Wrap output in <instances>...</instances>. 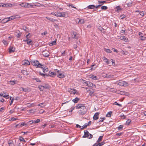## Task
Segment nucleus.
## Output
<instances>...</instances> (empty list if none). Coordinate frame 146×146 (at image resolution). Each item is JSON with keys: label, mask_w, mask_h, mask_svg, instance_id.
Masks as SVG:
<instances>
[{"label": "nucleus", "mask_w": 146, "mask_h": 146, "mask_svg": "<svg viewBox=\"0 0 146 146\" xmlns=\"http://www.w3.org/2000/svg\"><path fill=\"white\" fill-rule=\"evenodd\" d=\"M76 109H80L78 111V114L79 115H85L87 112L88 110L84 106V104H80L77 105L75 107Z\"/></svg>", "instance_id": "nucleus-1"}, {"label": "nucleus", "mask_w": 146, "mask_h": 146, "mask_svg": "<svg viewBox=\"0 0 146 146\" xmlns=\"http://www.w3.org/2000/svg\"><path fill=\"white\" fill-rule=\"evenodd\" d=\"M30 62L33 65L35 66L36 68L42 67V64H40L38 61L35 60H31Z\"/></svg>", "instance_id": "nucleus-2"}, {"label": "nucleus", "mask_w": 146, "mask_h": 146, "mask_svg": "<svg viewBox=\"0 0 146 146\" xmlns=\"http://www.w3.org/2000/svg\"><path fill=\"white\" fill-rule=\"evenodd\" d=\"M117 84L121 86H126L128 85L127 82L122 80H119Z\"/></svg>", "instance_id": "nucleus-3"}, {"label": "nucleus", "mask_w": 146, "mask_h": 146, "mask_svg": "<svg viewBox=\"0 0 146 146\" xmlns=\"http://www.w3.org/2000/svg\"><path fill=\"white\" fill-rule=\"evenodd\" d=\"M19 5L22 7L24 8H29L28 3L25 2L21 3L19 4Z\"/></svg>", "instance_id": "nucleus-4"}, {"label": "nucleus", "mask_w": 146, "mask_h": 146, "mask_svg": "<svg viewBox=\"0 0 146 146\" xmlns=\"http://www.w3.org/2000/svg\"><path fill=\"white\" fill-rule=\"evenodd\" d=\"M40 68L42 69L43 70V71L44 73H45L46 72H47L48 71V68L46 66L44 65L43 64H42V67Z\"/></svg>", "instance_id": "nucleus-5"}, {"label": "nucleus", "mask_w": 146, "mask_h": 146, "mask_svg": "<svg viewBox=\"0 0 146 146\" xmlns=\"http://www.w3.org/2000/svg\"><path fill=\"white\" fill-rule=\"evenodd\" d=\"M49 52L47 51H43L42 52V54L44 56L48 57L49 56Z\"/></svg>", "instance_id": "nucleus-6"}, {"label": "nucleus", "mask_w": 146, "mask_h": 146, "mask_svg": "<svg viewBox=\"0 0 146 146\" xmlns=\"http://www.w3.org/2000/svg\"><path fill=\"white\" fill-rule=\"evenodd\" d=\"M84 135L83 136V137L86 138L88 137L89 136V133L88 131L86 130H85L84 131Z\"/></svg>", "instance_id": "nucleus-7"}, {"label": "nucleus", "mask_w": 146, "mask_h": 146, "mask_svg": "<svg viewBox=\"0 0 146 146\" xmlns=\"http://www.w3.org/2000/svg\"><path fill=\"white\" fill-rule=\"evenodd\" d=\"M119 38L124 41L125 42H127L128 40L127 38H126L125 36H118Z\"/></svg>", "instance_id": "nucleus-8"}, {"label": "nucleus", "mask_w": 146, "mask_h": 146, "mask_svg": "<svg viewBox=\"0 0 146 146\" xmlns=\"http://www.w3.org/2000/svg\"><path fill=\"white\" fill-rule=\"evenodd\" d=\"M19 90H20V91H23L25 92H29V89L28 88H24L22 87L20 88Z\"/></svg>", "instance_id": "nucleus-9"}, {"label": "nucleus", "mask_w": 146, "mask_h": 146, "mask_svg": "<svg viewBox=\"0 0 146 146\" xmlns=\"http://www.w3.org/2000/svg\"><path fill=\"white\" fill-rule=\"evenodd\" d=\"M99 114V112H96L95 114L93 117L94 120H96L98 119Z\"/></svg>", "instance_id": "nucleus-10"}, {"label": "nucleus", "mask_w": 146, "mask_h": 146, "mask_svg": "<svg viewBox=\"0 0 146 146\" xmlns=\"http://www.w3.org/2000/svg\"><path fill=\"white\" fill-rule=\"evenodd\" d=\"M49 76L51 77H53L56 76V74L54 72L49 71L48 74Z\"/></svg>", "instance_id": "nucleus-11"}, {"label": "nucleus", "mask_w": 146, "mask_h": 146, "mask_svg": "<svg viewBox=\"0 0 146 146\" xmlns=\"http://www.w3.org/2000/svg\"><path fill=\"white\" fill-rule=\"evenodd\" d=\"M106 62L108 64H115V62L114 61H113V60L112 59H110L109 60H108L106 61Z\"/></svg>", "instance_id": "nucleus-12"}, {"label": "nucleus", "mask_w": 146, "mask_h": 146, "mask_svg": "<svg viewBox=\"0 0 146 146\" xmlns=\"http://www.w3.org/2000/svg\"><path fill=\"white\" fill-rule=\"evenodd\" d=\"M89 78L94 80H98V79L97 78V77L94 75L91 74L89 75Z\"/></svg>", "instance_id": "nucleus-13"}, {"label": "nucleus", "mask_w": 146, "mask_h": 146, "mask_svg": "<svg viewBox=\"0 0 146 146\" xmlns=\"http://www.w3.org/2000/svg\"><path fill=\"white\" fill-rule=\"evenodd\" d=\"M9 52L10 53L13 52L15 51V48L13 47V46H10L9 48Z\"/></svg>", "instance_id": "nucleus-14"}, {"label": "nucleus", "mask_w": 146, "mask_h": 146, "mask_svg": "<svg viewBox=\"0 0 146 146\" xmlns=\"http://www.w3.org/2000/svg\"><path fill=\"white\" fill-rule=\"evenodd\" d=\"M88 86L89 87H92V88L96 87V86L95 85L93 84L92 83V82H88Z\"/></svg>", "instance_id": "nucleus-15"}, {"label": "nucleus", "mask_w": 146, "mask_h": 146, "mask_svg": "<svg viewBox=\"0 0 146 146\" xmlns=\"http://www.w3.org/2000/svg\"><path fill=\"white\" fill-rule=\"evenodd\" d=\"M143 35V33L141 32H139V35L141 38V39L142 40H144L145 39V37H144Z\"/></svg>", "instance_id": "nucleus-16"}, {"label": "nucleus", "mask_w": 146, "mask_h": 146, "mask_svg": "<svg viewBox=\"0 0 146 146\" xmlns=\"http://www.w3.org/2000/svg\"><path fill=\"white\" fill-rule=\"evenodd\" d=\"M39 74L40 76L44 77V78L48 77V74H45L43 73H42L41 72H39Z\"/></svg>", "instance_id": "nucleus-17"}, {"label": "nucleus", "mask_w": 146, "mask_h": 146, "mask_svg": "<svg viewBox=\"0 0 146 146\" xmlns=\"http://www.w3.org/2000/svg\"><path fill=\"white\" fill-rule=\"evenodd\" d=\"M46 18L53 22H54L55 21H57V20L53 19V18H52L46 17Z\"/></svg>", "instance_id": "nucleus-18"}, {"label": "nucleus", "mask_w": 146, "mask_h": 146, "mask_svg": "<svg viewBox=\"0 0 146 146\" xmlns=\"http://www.w3.org/2000/svg\"><path fill=\"white\" fill-rule=\"evenodd\" d=\"M113 76L111 75L106 74L104 76L105 78H113Z\"/></svg>", "instance_id": "nucleus-19"}, {"label": "nucleus", "mask_w": 146, "mask_h": 146, "mask_svg": "<svg viewBox=\"0 0 146 146\" xmlns=\"http://www.w3.org/2000/svg\"><path fill=\"white\" fill-rule=\"evenodd\" d=\"M80 100V99L77 97L76 98L74 99H73L72 101L75 103H77Z\"/></svg>", "instance_id": "nucleus-20"}, {"label": "nucleus", "mask_w": 146, "mask_h": 146, "mask_svg": "<svg viewBox=\"0 0 146 146\" xmlns=\"http://www.w3.org/2000/svg\"><path fill=\"white\" fill-rule=\"evenodd\" d=\"M16 81V80L10 81L9 82V84L11 85H14L16 84L15 82Z\"/></svg>", "instance_id": "nucleus-21"}, {"label": "nucleus", "mask_w": 146, "mask_h": 146, "mask_svg": "<svg viewBox=\"0 0 146 146\" xmlns=\"http://www.w3.org/2000/svg\"><path fill=\"white\" fill-rule=\"evenodd\" d=\"M58 77L60 78H64L65 76L63 74L60 73L58 74Z\"/></svg>", "instance_id": "nucleus-22"}, {"label": "nucleus", "mask_w": 146, "mask_h": 146, "mask_svg": "<svg viewBox=\"0 0 146 146\" xmlns=\"http://www.w3.org/2000/svg\"><path fill=\"white\" fill-rule=\"evenodd\" d=\"M13 19V18H11V17L7 18L5 19H4L3 20V21H5V22H7L8 21L12 20Z\"/></svg>", "instance_id": "nucleus-23"}, {"label": "nucleus", "mask_w": 146, "mask_h": 146, "mask_svg": "<svg viewBox=\"0 0 146 146\" xmlns=\"http://www.w3.org/2000/svg\"><path fill=\"white\" fill-rule=\"evenodd\" d=\"M30 64L28 60H25L23 64L24 65H29Z\"/></svg>", "instance_id": "nucleus-24"}, {"label": "nucleus", "mask_w": 146, "mask_h": 146, "mask_svg": "<svg viewBox=\"0 0 146 146\" xmlns=\"http://www.w3.org/2000/svg\"><path fill=\"white\" fill-rule=\"evenodd\" d=\"M61 13V14H62L61 15H62V17H66V16L67 17L68 16L67 13L66 12H62Z\"/></svg>", "instance_id": "nucleus-25"}, {"label": "nucleus", "mask_w": 146, "mask_h": 146, "mask_svg": "<svg viewBox=\"0 0 146 146\" xmlns=\"http://www.w3.org/2000/svg\"><path fill=\"white\" fill-rule=\"evenodd\" d=\"M95 7V6L94 5H92L88 6L87 8L89 9H93Z\"/></svg>", "instance_id": "nucleus-26"}, {"label": "nucleus", "mask_w": 146, "mask_h": 146, "mask_svg": "<svg viewBox=\"0 0 146 146\" xmlns=\"http://www.w3.org/2000/svg\"><path fill=\"white\" fill-rule=\"evenodd\" d=\"M30 34V33H29L28 35H27L26 36V39H24L23 41L24 42H26L27 41H28L29 40H30L29 38V37H28V36Z\"/></svg>", "instance_id": "nucleus-27"}, {"label": "nucleus", "mask_w": 146, "mask_h": 146, "mask_svg": "<svg viewBox=\"0 0 146 146\" xmlns=\"http://www.w3.org/2000/svg\"><path fill=\"white\" fill-rule=\"evenodd\" d=\"M94 90L93 89H92V90L90 91L89 92V95L91 96H93V94L94 93Z\"/></svg>", "instance_id": "nucleus-28"}, {"label": "nucleus", "mask_w": 146, "mask_h": 146, "mask_svg": "<svg viewBox=\"0 0 146 146\" xmlns=\"http://www.w3.org/2000/svg\"><path fill=\"white\" fill-rule=\"evenodd\" d=\"M112 112L111 111L108 112L106 115V116L108 117H110L111 116Z\"/></svg>", "instance_id": "nucleus-29"}, {"label": "nucleus", "mask_w": 146, "mask_h": 146, "mask_svg": "<svg viewBox=\"0 0 146 146\" xmlns=\"http://www.w3.org/2000/svg\"><path fill=\"white\" fill-rule=\"evenodd\" d=\"M26 42H27V44L28 45H32L33 44V41L31 40H29V41H27Z\"/></svg>", "instance_id": "nucleus-30"}, {"label": "nucleus", "mask_w": 146, "mask_h": 146, "mask_svg": "<svg viewBox=\"0 0 146 146\" xmlns=\"http://www.w3.org/2000/svg\"><path fill=\"white\" fill-rule=\"evenodd\" d=\"M103 136H100L99 137V138H98V139L97 141V142L99 143V142H100L101 141H102V138H103Z\"/></svg>", "instance_id": "nucleus-31"}, {"label": "nucleus", "mask_w": 146, "mask_h": 146, "mask_svg": "<svg viewBox=\"0 0 146 146\" xmlns=\"http://www.w3.org/2000/svg\"><path fill=\"white\" fill-rule=\"evenodd\" d=\"M2 42L6 46H7L8 45V43L9 42H8L4 39L3 40Z\"/></svg>", "instance_id": "nucleus-32"}, {"label": "nucleus", "mask_w": 146, "mask_h": 146, "mask_svg": "<svg viewBox=\"0 0 146 146\" xmlns=\"http://www.w3.org/2000/svg\"><path fill=\"white\" fill-rule=\"evenodd\" d=\"M77 92V91L74 89L73 90H70V92L71 94H75L76 93V92Z\"/></svg>", "instance_id": "nucleus-33"}, {"label": "nucleus", "mask_w": 146, "mask_h": 146, "mask_svg": "<svg viewBox=\"0 0 146 146\" xmlns=\"http://www.w3.org/2000/svg\"><path fill=\"white\" fill-rule=\"evenodd\" d=\"M92 122L91 121H90L88 123H87L84 124V127H86L87 126H89L91 124Z\"/></svg>", "instance_id": "nucleus-34"}, {"label": "nucleus", "mask_w": 146, "mask_h": 146, "mask_svg": "<svg viewBox=\"0 0 146 146\" xmlns=\"http://www.w3.org/2000/svg\"><path fill=\"white\" fill-rule=\"evenodd\" d=\"M3 93L5 94V95L3 96V97L6 99H8L9 98V95L8 94L6 95L5 92H4Z\"/></svg>", "instance_id": "nucleus-35"}, {"label": "nucleus", "mask_w": 146, "mask_h": 146, "mask_svg": "<svg viewBox=\"0 0 146 146\" xmlns=\"http://www.w3.org/2000/svg\"><path fill=\"white\" fill-rule=\"evenodd\" d=\"M38 88H39L40 91H43L44 90V86L39 85L38 86Z\"/></svg>", "instance_id": "nucleus-36"}, {"label": "nucleus", "mask_w": 146, "mask_h": 146, "mask_svg": "<svg viewBox=\"0 0 146 146\" xmlns=\"http://www.w3.org/2000/svg\"><path fill=\"white\" fill-rule=\"evenodd\" d=\"M72 37L74 38L77 39V38L76 37V35L74 32L72 33Z\"/></svg>", "instance_id": "nucleus-37"}, {"label": "nucleus", "mask_w": 146, "mask_h": 146, "mask_svg": "<svg viewBox=\"0 0 146 146\" xmlns=\"http://www.w3.org/2000/svg\"><path fill=\"white\" fill-rule=\"evenodd\" d=\"M108 7L105 6H103L101 7L102 10H106L108 9Z\"/></svg>", "instance_id": "nucleus-38"}, {"label": "nucleus", "mask_w": 146, "mask_h": 146, "mask_svg": "<svg viewBox=\"0 0 146 146\" xmlns=\"http://www.w3.org/2000/svg\"><path fill=\"white\" fill-rule=\"evenodd\" d=\"M27 125V124L25 123H22L20 125V127H21L23 126H26Z\"/></svg>", "instance_id": "nucleus-39"}, {"label": "nucleus", "mask_w": 146, "mask_h": 146, "mask_svg": "<svg viewBox=\"0 0 146 146\" xmlns=\"http://www.w3.org/2000/svg\"><path fill=\"white\" fill-rule=\"evenodd\" d=\"M123 127V125H120L119 126L117 127V129L119 130H120L121 129H122Z\"/></svg>", "instance_id": "nucleus-40"}, {"label": "nucleus", "mask_w": 146, "mask_h": 146, "mask_svg": "<svg viewBox=\"0 0 146 146\" xmlns=\"http://www.w3.org/2000/svg\"><path fill=\"white\" fill-rule=\"evenodd\" d=\"M79 22L81 24H83L85 22V21L84 19H81L79 20Z\"/></svg>", "instance_id": "nucleus-41"}, {"label": "nucleus", "mask_w": 146, "mask_h": 146, "mask_svg": "<svg viewBox=\"0 0 146 146\" xmlns=\"http://www.w3.org/2000/svg\"><path fill=\"white\" fill-rule=\"evenodd\" d=\"M19 140L21 141H23L25 142L26 141L22 137H20L19 138Z\"/></svg>", "instance_id": "nucleus-42"}, {"label": "nucleus", "mask_w": 146, "mask_h": 146, "mask_svg": "<svg viewBox=\"0 0 146 146\" xmlns=\"http://www.w3.org/2000/svg\"><path fill=\"white\" fill-rule=\"evenodd\" d=\"M113 105L118 106L119 107H122V105L119 104L116 102H115L113 104Z\"/></svg>", "instance_id": "nucleus-43"}, {"label": "nucleus", "mask_w": 146, "mask_h": 146, "mask_svg": "<svg viewBox=\"0 0 146 146\" xmlns=\"http://www.w3.org/2000/svg\"><path fill=\"white\" fill-rule=\"evenodd\" d=\"M33 80H36V82H41V81L38 78H33Z\"/></svg>", "instance_id": "nucleus-44"}, {"label": "nucleus", "mask_w": 146, "mask_h": 146, "mask_svg": "<svg viewBox=\"0 0 146 146\" xmlns=\"http://www.w3.org/2000/svg\"><path fill=\"white\" fill-rule=\"evenodd\" d=\"M105 51L107 52L111 53L112 52V51L110 49H106V48H105Z\"/></svg>", "instance_id": "nucleus-45"}, {"label": "nucleus", "mask_w": 146, "mask_h": 146, "mask_svg": "<svg viewBox=\"0 0 146 146\" xmlns=\"http://www.w3.org/2000/svg\"><path fill=\"white\" fill-rule=\"evenodd\" d=\"M105 119V117L100 118V119L99 120L98 122H102Z\"/></svg>", "instance_id": "nucleus-46"}, {"label": "nucleus", "mask_w": 146, "mask_h": 146, "mask_svg": "<svg viewBox=\"0 0 146 146\" xmlns=\"http://www.w3.org/2000/svg\"><path fill=\"white\" fill-rule=\"evenodd\" d=\"M93 146H101L100 143H95L93 145Z\"/></svg>", "instance_id": "nucleus-47"}, {"label": "nucleus", "mask_w": 146, "mask_h": 146, "mask_svg": "<svg viewBox=\"0 0 146 146\" xmlns=\"http://www.w3.org/2000/svg\"><path fill=\"white\" fill-rule=\"evenodd\" d=\"M17 119H18L17 118H13H13H11V119H9V121H13L16 120H17Z\"/></svg>", "instance_id": "nucleus-48"}, {"label": "nucleus", "mask_w": 146, "mask_h": 146, "mask_svg": "<svg viewBox=\"0 0 146 146\" xmlns=\"http://www.w3.org/2000/svg\"><path fill=\"white\" fill-rule=\"evenodd\" d=\"M40 119H37L36 120H34V123H38L40 122Z\"/></svg>", "instance_id": "nucleus-49"}, {"label": "nucleus", "mask_w": 146, "mask_h": 146, "mask_svg": "<svg viewBox=\"0 0 146 146\" xmlns=\"http://www.w3.org/2000/svg\"><path fill=\"white\" fill-rule=\"evenodd\" d=\"M58 13L57 14V17H62V13H59L57 12Z\"/></svg>", "instance_id": "nucleus-50"}, {"label": "nucleus", "mask_w": 146, "mask_h": 146, "mask_svg": "<svg viewBox=\"0 0 146 146\" xmlns=\"http://www.w3.org/2000/svg\"><path fill=\"white\" fill-rule=\"evenodd\" d=\"M127 92H123V91H121V92H120V94H121V95H127Z\"/></svg>", "instance_id": "nucleus-51"}, {"label": "nucleus", "mask_w": 146, "mask_h": 146, "mask_svg": "<svg viewBox=\"0 0 146 146\" xmlns=\"http://www.w3.org/2000/svg\"><path fill=\"white\" fill-rule=\"evenodd\" d=\"M35 4L34 5V6H39L40 5H41L40 3H38L37 2L35 3Z\"/></svg>", "instance_id": "nucleus-52"}, {"label": "nucleus", "mask_w": 146, "mask_h": 146, "mask_svg": "<svg viewBox=\"0 0 146 146\" xmlns=\"http://www.w3.org/2000/svg\"><path fill=\"white\" fill-rule=\"evenodd\" d=\"M7 4H3V5L1 4L0 3V7H7Z\"/></svg>", "instance_id": "nucleus-53"}, {"label": "nucleus", "mask_w": 146, "mask_h": 146, "mask_svg": "<svg viewBox=\"0 0 146 146\" xmlns=\"http://www.w3.org/2000/svg\"><path fill=\"white\" fill-rule=\"evenodd\" d=\"M116 9H117V11L121 10V9L119 6H117L116 7Z\"/></svg>", "instance_id": "nucleus-54"}, {"label": "nucleus", "mask_w": 146, "mask_h": 146, "mask_svg": "<svg viewBox=\"0 0 146 146\" xmlns=\"http://www.w3.org/2000/svg\"><path fill=\"white\" fill-rule=\"evenodd\" d=\"M98 29L101 32L103 30H104V28L102 27L101 26H99Z\"/></svg>", "instance_id": "nucleus-55"}, {"label": "nucleus", "mask_w": 146, "mask_h": 146, "mask_svg": "<svg viewBox=\"0 0 146 146\" xmlns=\"http://www.w3.org/2000/svg\"><path fill=\"white\" fill-rule=\"evenodd\" d=\"M22 72L24 75H28V74L27 72V71L25 70H23L22 71Z\"/></svg>", "instance_id": "nucleus-56"}, {"label": "nucleus", "mask_w": 146, "mask_h": 146, "mask_svg": "<svg viewBox=\"0 0 146 146\" xmlns=\"http://www.w3.org/2000/svg\"><path fill=\"white\" fill-rule=\"evenodd\" d=\"M87 81L83 79H82L81 81V82L84 84H85L86 82H87Z\"/></svg>", "instance_id": "nucleus-57"}, {"label": "nucleus", "mask_w": 146, "mask_h": 146, "mask_svg": "<svg viewBox=\"0 0 146 146\" xmlns=\"http://www.w3.org/2000/svg\"><path fill=\"white\" fill-rule=\"evenodd\" d=\"M132 4V2H130L128 3H127V6L128 7H131V4Z\"/></svg>", "instance_id": "nucleus-58"}, {"label": "nucleus", "mask_w": 146, "mask_h": 146, "mask_svg": "<svg viewBox=\"0 0 146 146\" xmlns=\"http://www.w3.org/2000/svg\"><path fill=\"white\" fill-rule=\"evenodd\" d=\"M56 43V40H54L52 42V45H55Z\"/></svg>", "instance_id": "nucleus-59"}, {"label": "nucleus", "mask_w": 146, "mask_h": 146, "mask_svg": "<svg viewBox=\"0 0 146 146\" xmlns=\"http://www.w3.org/2000/svg\"><path fill=\"white\" fill-rule=\"evenodd\" d=\"M122 119H124L126 118V116L124 115L123 114L120 116Z\"/></svg>", "instance_id": "nucleus-60"}, {"label": "nucleus", "mask_w": 146, "mask_h": 146, "mask_svg": "<svg viewBox=\"0 0 146 146\" xmlns=\"http://www.w3.org/2000/svg\"><path fill=\"white\" fill-rule=\"evenodd\" d=\"M57 12H53L51 13V14L53 15H54L55 16H57Z\"/></svg>", "instance_id": "nucleus-61"}, {"label": "nucleus", "mask_w": 146, "mask_h": 146, "mask_svg": "<svg viewBox=\"0 0 146 146\" xmlns=\"http://www.w3.org/2000/svg\"><path fill=\"white\" fill-rule=\"evenodd\" d=\"M47 34V32L46 31L44 32V33H42L41 35L42 36L46 35Z\"/></svg>", "instance_id": "nucleus-62"}, {"label": "nucleus", "mask_w": 146, "mask_h": 146, "mask_svg": "<svg viewBox=\"0 0 146 146\" xmlns=\"http://www.w3.org/2000/svg\"><path fill=\"white\" fill-rule=\"evenodd\" d=\"M131 122V120L129 119H128L126 121V123L127 125H129L130 122Z\"/></svg>", "instance_id": "nucleus-63"}, {"label": "nucleus", "mask_w": 146, "mask_h": 146, "mask_svg": "<svg viewBox=\"0 0 146 146\" xmlns=\"http://www.w3.org/2000/svg\"><path fill=\"white\" fill-rule=\"evenodd\" d=\"M8 144L9 145V146H13V144L12 142H8Z\"/></svg>", "instance_id": "nucleus-64"}]
</instances>
